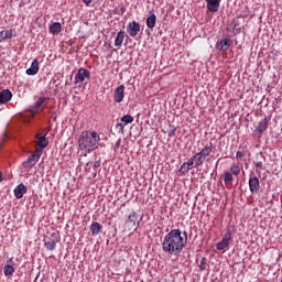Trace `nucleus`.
Wrapping results in <instances>:
<instances>
[{"label":"nucleus","instance_id":"dca6fc26","mask_svg":"<svg viewBox=\"0 0 282 282\" xmlns=\"http://www.w3.org/2000/svg\"><path fill=\"white\" fill-rule=\"evenodd\" d=\"M28 76H36L39 74V59H34L31 67L26 69Z\"/></svg>","mask_w":282,"mask_h":282},{"label":"nucleus","instance_id":"5701e85b","mask_svg":"<svg viewBox=\"0 0 282 282\" xmlns=\"http://www.w3.org/2000/svg\"><path fill=\"white\" fill-rule=\"evenodd\" d=\"M155 21H158V18L155 14H151L147 18V26L150 28V30H153V28H155Z\"/></svg>","mask_w":282,"mask_h":282},{"label":"nucleus","instance_id":"423d86ee","mask_svg":"<svg viewBox=\"0 0 282 282\" xmlns=\"http://www.w3.org/2000/svg\"><path fill=\"white\" fill-rule=\"evenodd\" d=\"M133 122V117L131 115H124L121 117L120 122H117L116 129H119L120 133H124V128L127 124H131Z\"/></svg>","mask_w":282,"mask_h":282},{"label":"nucleus","instance_id":"c756f323","mask_svg":"<svg viewBox=\"0 0 282 282\" xmlns=\"http://www.w3.org/2000/svg\"><path fill=\"white\" fill-rule=\"evenodd\" d=\"M225 184H230L232 182V174L230 172H226L224 176Z\"/></svg>","mask_w":282,"mask_h":282},{"label":"nucleus","instance_id":"cd10ccee","mask_svg":"<svg viewBox=\"0 0 282 282\" xmlns=\"http://www.w3.org/2000/svg\"><path fill=\"white\" fill-rule=\"evenodd\" d=\"M208 264V259L206 257H203L199 264H198V268L202 272H204V270H206V265Z\"/></svg>","mask_w":282,"mask_h":282},{"label":"nucleus","instance_id":"f03ea898","mask_svg":"<svg viewBox=\"0 0 282 282\" xmlns=\"http://www.w3.org/2000/svg\"><path fill=\"white\" fill-rule=\"evenodd\" d=\"M100 144V135L96 131H84L82 132L78 145L80 151H86V153H91V151H96Z\"/></svg>","mask_w":282,"mask_h":282},{"label":"nucleus","instance_id":"ea45409f","mask_svg":"<svg viewBox=\"0 0 282 282\" xmlns=\"http://www.w3.org/2000/svg\"><path fill=\"white\" fill-rule=\"evenodd\" d=\"M94 0H83V2L85 3V6H89Z\"/></svg>","mask_w":282,"mask_h":282},{"label":"nucleus","instance_id":"b1692460","mask_svg":"<svg viewBox=\"0 0 282 282\" xmlns=\"http://www.w3.org/2000/svg\"><path fill=\"white\" fill-rule=\"evenodd\" d=\"M8 39H12V30H3L0 32V43Z\"/></svg>","mask_w":282,"mask_h":282},{"label":"nucleus","instance_id":"9d476101","mask_svg":"<svg viewBox=\"0 0 282 282\" xmlns=\"http://www.w3.org/2000/svg\"><path fill=\"white\" fill-rule=\"evenodd\" d=\"M138 32H140V23L132 21L128 24V34L134 39V36H138Z\"/></svg>","mask_w":282,"mask_h":282},{"label":"nucleus","instance_id":"4c0bfd02","mask_svg":"<svg viewBox=\"0 0 282 282\" xmlns=\"http://www.w3.org/2000/svg\"><path fill=\"white\" fill-rule=\"evenodd\" d=\"M122 142V140L118 139L117 142L115 143V151H117V149H120V143Z\"/></svg>","mask_w":282,"mask_h":282},{"label":"nucleus","instance_id":"f704fd0d","mask_svg":"<svg viewBox=\"0 0 282 282\" xmlns=\"http://www.w3.org/2000/svg\"><path fill=\"white\" fill-rule=\"evenodd\" d=\"M254 166H256V169H261V170H263V161H258V162H256V163H254Z\"/></svg>","mask_w":282,"mask_h":282},{"label":"nucleus","instance_id":"e433bc0d","mask_svg":"<svg viewBox=\"0 0 282 282\" xmlns=\"http://www.w3.org/2000/svg\"><path fill=\"white\" fill-rule=\"evenodd\" d=\"M176 131H177V128H174L173 130H171L170 132H169V138H173V135H175V133H176Z\"/></svg>","mask_w":282,"mask_h":282},{"label":"nucleus","instance_id":"9b49d317","mask_svg":"<svg viewBox=\"0 0 282 282\" xmlns=\"http://www.w3.org/2000/svg\"><path fill=\"white\" fill-rule=\"evenodd\" d=\"M113 99L115 102H122V100H124V85H120L116 88Z\"/></svg>","mask_w":282,"mask_h":282},{"label":"nucleus","instance_id":"aec40b11","mask_svg":"<svg viewBox=\"0 0 282 282\" xmlns=\"http://www.w3.org/2000/svg\"><path fill=\"white\" fill-rule=\"evenodd\" d=\"M63 31V25H61L59 22H55L53 24L50 25V32L51 34H61V32Z\"/></svg>","mask_w":282,"mask_h":282},{"label":"nucleus","instance_id":"bb28decb","mask_svg":"<svg viewBox=\"0 0 282 282\" xmlns=\"http://www.w3.org/2000/svg\"><path fill=\"white\" fill-rule=\"evenodd\" d=\"M47 98L45 97H40L37 101L33 105V111H39L40 107H43V102H45Z\"/></svg>","mask_w":282,"mask_h":282},{"label":"nucleus","instance_id":"7c9ffc66","mask_svg":"<svg viewBox=\"0 0 282 282\" xmlns=\"http://www.w3.org/2000/svg\"><path fill=\"white\" fill-rule=\"evenodd\" d=\"M239 25H240L239 21H234L232 29L236 32V34H241V26H239Z\"/></svg>","mask_w":282,"mask_h":282},{"label":"nucleus","instance_id":"1a4fd4ad","mask_svg":"<svg viewBox=\"0 0 282 282\" xmlns=\"http://www.w3.org/2000/svg\"><path fill=\"white\" fill-rule=\"evenodd\" d=\"M15 199H22V197L28 193V187L25 184L20 183L13 191Z\"/></svg>","mask_w":282,"mask_h":282},{"label":"nucleus","instance_id":"a211bd4d","mask_svg":"<svg viewBox=\"0 0 282 282\" xmlns=\"http://www.w3.org/2000/svg\"><path fill=\"white\" fill-rule=\"evenodd\" d=\"M102 231V225L98 221H93L90 225V232L93 237H96L99 232Z\"/></svg>","mask_w":282,"mask_h":282},{"label":"nucleus","instance_id":"0eeeda50","mask_svg":"<svg viewBox=\"0 0 282 282\" xmlns=\"http://www.w3.org/2000/svg\"><path fill=\"white\" fill-rule=\"evenodd\" d=\"M41 154H42V151L37 150V153L32 154L31 156H29V159L22 163L24 169H32V166H36V162H39V159L41 158Z\"/></svg>","mask_w":282,"mask_h":282},{"label":"nucleus","instance_id":"2f4dec72","mask_svg":"<svg viewBox=\"0 0 282 282\" xmlns=\"http://www.w3.org/2000/svg\"><path fill=\"white\" fill-rule=\"evenodd\" d=\"M189 171H191V167L186 166L185 163L181 165L180 173H182L183 175H186V173H188Z\"/></svg>","mask_w":282,"mask_h":282},{"label":"nucleus","instance_id":"7ed1b4c3","mask_svg":"<svg viewBox=\"0 0 282 282\" xmlns=\"http://www.w3.org/2000/svg\"><path fill=\"white\" fill-rule=\"evenodd\" d=\"M232 232H235V226H228L226 235L221 241L216 245L217 250H226V248L230 246V242L232 241Z\"/></svg>","mask_w":282,"mask_h":282},{"label":"nucleus","instance_id":"f3484780","mask_svg":"<svg viewBox=\"0 0 282 282\" xmlns=\"http://www.w3.org/2000/svg\"><path fill=\"white\" fill-rule=\"evenodd\" d=\"M194 160V167L197 169L198 166H202L204 162H206V159L203 156L200 152H197L195 155L192 156Z\"/></svg>","mask_w":282,"mask_h":282},{"label":"nucleus","instance_id":"ddd939ff","mask_svg":"<svg viewBox=\"0 0 282 282\" xmlns=\"http://www.w3.org/2000/svg\"><path fill=\"white\" fill-rule=\"evenodd\" d=\"M47 133L45 134H36V144L43 151V149H46L47 144H50V141H47L46 138Z\"/></svg>","mask_w":282,"mask_h":282},{"label":"nucleus","instance_id":"f257e3e1","mask_svg":"<svg viewBox=\"0 0 282 282\" xmlns=\"http://www.w3.org/2000/svg\"><path fill=\"white\" fill-rule=\"evenodd\" d=\"M186 243H188V234L182 232V229H172L163 238L162 250L166 254L177 257V254H182Z\"/></svg>","mask_w":282,"mask_h":282},{"label":"nucleus","instance_id":"4be33fe9","mask_svg":"<svg viewBox=\"0 0 282 282\" xmlns=\"http://www.w3.org/2000/svg\"><path fill=\"white\" fill-rule=\"evenodd\" d=\"M198 153H200L202 156L206 160L208 158V155H210V153H213V143L205 145L204 149L202 150V152H198Z\"/></svg>","mask_w":282,"mask_h":282},{"label":"nucleus","instance_id":"a19ab883","mask_svg":"<svg viewBox=\"0 0 282 282\" xmlns=\"http://www.w3.org/2000/svg\"><path fill=\"white\" fill-rule=\"evenodd\" d=\"M2 182H3V173L0 172V183H2Z\"/></svg>","mask_w":282,"mask_h":282},{"label":"nucleus","instance_id":"20e7f679","mask_svg":"<svg viewBox=\"0 0 282 282\" xmlns=\"http://www.w3.org/2000/svg\"><path fill=\"white\" fill-rule=\"evenodd\" d=\"M89 78H91L89 70H87V68H79L75 75V85H78V83H85V80H89Z\"/></svg>","mask_w":282,"mask_h":282},{"label":"nucleus","instance_id":"6e6552de","mask_svg":"<svg viewBox=\"0 0 282 282\" xmlns=\"http://www.w3.org/2000/svg\"><path fill=\"white\" fill-rule=\"evenodd\" d=\"M270 120H272V115H268L267 117H264L257 126L256 131H258V133H263L264 131L268 130Z\"/></svg>","mask_w":282,"mask_h":282},{"label":"nucleus","instance_id":"a878e982","mask_svg":"<svg viewBox=\"0 0 282 282\" xmlns=\"http://www.w3.org/2000/svg\"><path fill=\"white\" fill-rule=\"evenodd\" d=\"M3 273L6 276H12L14 274V267L6 264L3 268Z\"/></svg>","mask_w":282,"mask_h":282},{"label":"nucleus","instance_id":"4468645a","mask_svg":"<svg viewBox=\"0 0 282 282\" xmlns=\"http://www.w3.org/2000/svg\"><path fill=\"white\" fill-rule=\"evenodd\" d=\"M209 12H219L220 0H205Z\"/></svg>","mask_w":282,"mask_h":282},{"label":"nucleus","instance_id":"393cba45","mask_svg":"<svg viewBox=\"0 0 282 282\" xmlns=\"http://www.w3.org/2000/svg\"><path fill=\"white\" fill-rule=\"evenodd\" d=\"M135 221H138V213L132 212L126 219V224H133L135 226Z\"/></svg>","mask_w":282,"mask_h":282},{"label":"nucleus","instance_id":"c9c22d12","mask_svg":"<svg viewBox=\"0 0 282 282\" xmlns=\"http://www.w3.org/2000/svg\"><path fill=\"white\" fill-rule=\"evenodd\" d=\"M245 153L243 152H241V151H238L237 153H236V158H237V160H241V158H245Z\"/></svg>","mask_w":282,"mask_h":282},{"label":"nucleus","instance_id":"2eb2a0df","mask_svg":"<svg viewBox=\"0 0 282 282\" xmlns=\"http://www.w3.org/2000/svg\"><path fill=\"white\" fill-rule=\"evenodd\" d=\"M216 50H219V52H228V50H230V39L226 37L220 40L216 45Z\"/></svg>","mask_w":282,"mask_h":282},{"label":"nucleus","instance_id":"473e14b6","mask_svg":"<svg viewBox=\"0 0 282 282\" xmlns=\"http://www.w3.org/2000/svg\"><path fill=\"white\" fill-rule=\"evenodd\" d=\"M186 166L189 169H195V159H193V156L187 161L185 162Z\"/></svg>","mask_w":282,"mask_h":282},{"label":"nucleus","instance_id":"c85d7f7f","mask_svg":"<svg viewBox=\"0 0 282 282\" xmlns=\"http://www.w3.org/2000/svg\"><path fill=\"white\" fill-rule=\"evenodd\" d=\"M230 171H231L232 175H239V173H241V170L239 169V165H237V164H232L230 167Z\"/></svg>","mask_w":282,"mask_h":282},{"label":"nucleus","instance_id":"f8f14e48","mask_svg":"<svg viewBox=\"0 0 282 282\" xmlns=\"http://www.w3.org/2000/svg\"><path fill=\"white\" fill-rule=\"evenodd\" d=\"M12 100V91L10 89H3L0 91V105H6Z\"/></svg>","mask_w":282,"mask_h":282},{"label":"nucleus","instance_id":"58836bf2","mask_svg":"<svg viewBox=\"0 0 282 282\" xmlns=\"http://www.w3.org/2000/svg\"><path fill=\"white\" fill-rule=\"evenodd\" d=\"M94 169H100V160L94 162Z\"/></svg>","mask_w":282,"mask_h":282},{"label":"nucleus","instance_id":"79ce46f5","mask_svg":"<svg viewBox=\"0 0 282 282\" xmlns=\"http://www.w3.org/2000/svg\"><path fill=\"white\" fill-rule=\"evenodd\" d=\"M269 204H274V199L269 200Z\"/></svg>","mask_w":282,"mask_h":282},{"label":"nucleus","instance_id":"412c9836","mask_svg":"<svg viewBox=\"0 0 282 282\" xmlns=\"http://www.w3.org/2000/svg\"><path fill=\"white\" fill-rule=\"evenodd\" d=\"M122 43H124V31H119L115 40V45L116 47H122Z\"/></svg>","mask_w":282,"mask_h":282},{"label":"nucleus","instance_id":"6ab92c4d","mask_svg":"<svg viewBox=\"0 0 282 282\" xmlns=\"http://www.w3.org/2000/svg\"><path fill=\"white\" fill-rule=\"evenodd\" d=\"M57 239L56 238H46L44 240V246L47 250H55L56 249V243H57Z\"/></svg>","mask_w":282,"mask_h":282},{"label":"nucleus","instance_id":"72a5a7b5","mask_svg":"<svg viewBox=\"0 0 282 282\" xmlns=\"http://www.w3.org/2000/svg\"><path fill=\"white\" fill-rule=\"evenodd\" d=\"M257 160H259V162H265V155L263 152L257 154Z\"/></svg>","mask_w":282,"mask_h":282},{"label":"nucleus","instance_id":"39448f33","mask_svg":"<svg viewBox=\"0 0 282 282\" xmlns=\"http://www.w3.org/2000/svg\"><path fill=\"white\" fill-rule=\"evenodd\" d=\"M249 191L252 195H259V191H261V183L259 182V177L251 176L249 178Z\"/></svg>","mask_w":282,"mask_h":282}]
</instances>
